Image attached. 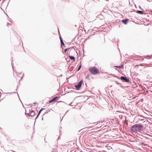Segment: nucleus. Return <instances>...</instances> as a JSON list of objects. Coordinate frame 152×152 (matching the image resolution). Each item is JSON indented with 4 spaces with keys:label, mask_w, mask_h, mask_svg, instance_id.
Here are the masks:
<instances>
[{
    "label": "nucleus",
    "mask_w": 152,
    "mask_h": 152,
    "mask_svg": "<svg viewBox=\"0 0 152 152\" xmlns=\"http://www.w3.org/2000/svg\"><path fill=\"white\" fill-rule=\"evenodd\" d=\"M69 57L70 59L72 60H73V61H75V58L73 56H69Z\"/></svg>",
    "instance_id": "nucleus-8"
},
{
    "label": "nucleus",
    "mask_w": 152,
    "mask_h": 152,
    "mask_svg": "<svg viewBox=\"0 0 152 152\" xmlns=\"http://www.w3.org/2000/svg\"><path fill=\"white\" fill-rule=\"evenodd\" d=\"M31 114H32V115L33 116L34 115V111H32L31 112Z\"/></svg>",
    "instance_id": "nucleus-12"
},
{
    "label": "nucleus",
    "mask_w": 152,
    "mask_h": 152,
    "mask_svg": "<svg viewBox=\"0 0 152 152\" xmlns=\"http://www.w3.org/2000/svg\"><path fill=\"white\" fill-rule=\"evenodd\" d=\"M61 45H64V44L62 40H61Z\"/></svg>",
    "instance_id": "nucleus-11"
},
{
    "label": "nucleus",
    "mask_w": 152,
    "mask_h": 152,
    "mask_svg": "<svg viewBox=\"0 0 152 152\" xmlns=\"http://www.w3.org/2000/svg\"><path fill=\"white\" fill-rule=\"evenodd\" d=\"M44 109L43 108H42V109H41L39 112V113H38L37 115V117H38V116L40 114L41 111L43 110Z\"/></svg>",
    "instance_id": "nucleus-10"
},
{
    "label": "nucleus",
    "mask_w": 152,
    "mask_h": 152,
    "mask_svg": "<svg viewBox=\"0 0 152 152\" xmlns=\"http://www.w3.org/2000/svg\"><path fill=\"white\" fill-rule=\"evenodd\" d=\"M90 72L94 75H96L99 73V70L95 67H92L89 69Z\"/></svg>",
    "instance_id": "nucleus-2"
},
{
    "label": "nucleus",
    "mask_w": 152,
    "mask_h": 152,
    "mask_svg": "<svg viewBox=\"0 0 152 152\" xmlns=\"http://www.w3.org/2000/svg\"><path fill=\"white\" fill-rule=\"evenodd\" d=\"M115 67L121 69H123L124 68V66L123 65H121L120 66H115Z\"/></svg>",
    "instance_id": "nucleus-7"
},
{
    "label": "nucleus",
    "mask_w": 152,
    "mask_h": 152,
    "mask_svg": "<svg viewBox=\"0 0 152 152\" xmlns=\"http://www.w3.org/2000/svg\"><path fill=\"white\" fill-rule=\"evenodd\" d=\"M137 12L138 13L141 14H143V12L142 11L138 10L137 11Z\"/></svg>",
    "instance_id": "nucleus-9"
},
{
    "label": "nucleus",
    "mask_w": 152,
    "mask_h": 152,
    "mask_svg": "<svg viewBox=\"0 0 152 152\" xmlns=\"http://www.w3.org/2000/svg\"><path fill=\"white\" fill-rule=\"evenodd\" d=\"M60 41H61V40H62V39L61 37H60Z\"/></svg>",
    "instance_id": "nucleus-15"
},
{
    "label": "nucleus",
    "mask_w": 152,
    "mask_h": 152,
    "mask_svg": "<svg viewBox=\"0 0 152 152\" xmlns=\"http://www.w3.org/2000/svg\"><path fill=\"white\" fill-rule=\"evenodd\" d=\"M121 79L127 82H129V80L127 79L126 77H123V76L121 77Z\"/></svg>",
    "instance_id": "nucleus-5"
},
{
    "label": "nucleus",
    "mask_w": 152,
    "mask_h": 152,
    "mask_svg": "<svg viewBox=\"0 0 152 152\" xmlns=\"http://www.w3.org/2000/svg\"><path fill=\"white\" fill-rule=\"evenodd\" d=\"M68 50L67 48H66L64 50V52L65 53H66Z\"/></svg>",
    "instance_id": "nucleus-13"
},
{
    "label": "nucleus",
    "mask_w": 152,
    "mask_h": 152,
    "mask_svg": "<svg viewBox=\"0 0 152 152\" xmlns=\"http://www.w3.org/2000/svg\"><path fill=\"white\" fill-rule=\"evenodd\" d=\"M129 20L128 19H126L125 20H122V22L124 24H127V22Z\"/></svg>",
    "instance_id": "nucleus-6"
},
{
    "label": "nucleus",
    "mask_w": 152,
    "mask_h": 152,
    "mask_svg": "<svg viewBox=\"0 0 152 152\" xmlns=\"http://www.w3.org/2000/svg\"><path fill=\"white\" fill-rule=\"evenodd\" d=\"M58 99V98L57 96L55 97V98H53V99L50 101L49 103H51L52 102H55L56 101H57Z\"/></svg>",
    "instance_id": "nucleus-3"
},
{
    "label": "nucleus",
    "mask_w": 152,
    "mask_h": 152,
    "mask_svg": "<svg viewBox=\"0 0 152 152\" xmlns=\"http://www.w3.org/2000/svg\"><path fill=\"white\" fill-rule=\"evenodd\" d=\"M60 41H61V40H62V39L61 37H60Z\"/></svg>",
    "instance_id": "nucleus-16"
},
{
    "label": "nucleus",
    "mask_w": 152,
    "mask_h": 152,
    "mask_svg": "<svg viewBox=\"0 0 152 152\" xmlns=\"http://www.w3.org/2000/svg\"><path fill=\"white\" fill-rule=\"evenodd\" d=\"M142 126L138 124H136L132 126L131 128V130L132 132H137L138 128H141Z\"/></svg>",
    "instance_id": "nucleus-1"
},
{
    "label": "nucleus",
    "mask_w": 152,
    "mask_h": 152,
    "mask_svg": "<svg viewBox=\"0 0 152 152\" xmlns=\"http://www.w3.org/2000/svg\"><path fill=\"white\" fill-rule=\"evenodd\" d=\"M82 84V81L79 82L77 85H76L75 86V87L77 89H79L81 86Z\"/></svg>",
    "instance_id": "nucleus-4"
},
{
    "label": "nucleus",
    "mask_w": 152,
    "mask_h": 152,
    "mask_svg": "<svg viewBox=\"0 0 152 152\" xmlns=\"http://www.w3.org/2000/svg\"><path fill=\"white\" fill-rule=\"evenodd\" d=\"M1 0H0V1H1Z\"/></svg>",
    "instance_id": "nucleus-17"
},
{
    "label": "nucleus",
    "mask_w": 152,
    "mask_h": 152,
    "mask_svg": "<svg viewBox=\"0 0 152 152\" xmlns=\"http://www.w3.org/2000/svg\"><path fill=\"white\" fill-rule=\"evenodd\" d=\"M81 67V65H80V66H79V68L78 69V71H79V70L80 69V68Z\"/></svg>",
    "instance_id": "nucleus-14"
}]
</instances>
